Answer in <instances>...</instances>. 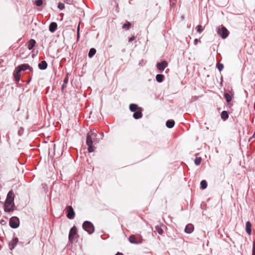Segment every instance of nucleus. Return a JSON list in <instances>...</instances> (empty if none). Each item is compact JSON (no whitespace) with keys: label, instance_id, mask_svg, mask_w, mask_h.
Here are the masks:
<instances>
[{"label":"nucleus","instance_id":"f257e3e1","mask_svg":"<svg viewBox=\"0 0 255 255\" xmlns=\"http://www.w3.org/2000/svg\"><path fill=\"white\" fill-rule=\"evenodd\" d=\"M97 134L94 131H90L88 132L86 137V144L88 145V150L89 152H93L95 150V147L93 143L96 142Z\"/></svg>","mask_w":255,"mask_h":255},{"label":"nucleus","instance_id":"f03ea898","mask_svg":"<svg viewBox=\"0 0 255 255\" xmlns=\"http://www.w3.org/2000/svg\"><path fill=\"white\" fill-rule=\"evenodd\" d=\"M14 195L12 191H10L7 194L6 199L4 203V211L5 212H11L13 210Z\"/></svg>","mask_w":255,"mask_h":255},{"label":"nucleus","instance_id":"7ed1b4c3","mask_svg":"<svg viewBox=\"0 0 255 255\" xmlns=\"http://www.w3.org/2000/svg\"><path fill=\"white\" fill-rule=\"evenodd\" d=\"M83 228L89 234L94 232V227L92 223L89 221H85L83 224Z\"/></svg>","mask_w":255,"mask_h":255},{"label":"nucleus","instance_id":"20e7f679","mask_svg":"<svg viewBox=\"0 0 255 255\" xmlns=\"http://www.w3.org/2000/svg\"><path fill=\"white\" fill-rule=\"evenodd\" d=\"M217 33L223 39L227 37L229 35V31L227 29L222 25L221 28L218 29Z\"/></svg>","mask_w":255,"mask_h":255},{"label":"nucleus","instance_id":"39448f33","mask_svg":"<svg viewBox=\"0 0 255 255\" xmlns=\"http://www.w3.org/2000/svg\"><path fill=\"white\" fill-rule=\"evenodd\" d=\"M128 240L131 244H138L141 243V242L140 241V237L136 236L135 235H131L129 237Z\"/></svg>","mask_w":255,"mask_h":255},{"label":"nucleus","instance_id":"423d86ee","mask_svg":"<svg viewBox=\"0 0 255 255\" xmlns=\"http://www.w3.org/2000/svg\"><path fill=\"white\" fill-rule=\"evenodd\" d=\"M77 235V229L75 226L73 227L69 233V239L71 242H73L74 239L76 235Z\"/></svg>","mask_w":255,"mask_h":255},{"label":"nucleus","instance_id":"0eeeda50","mask_svg":"<svg viewBox=\"0 0 255 255\" xmlns=\"http://www.w3.org/2000/svg\"><path fill=\"white\" fill-rule=\"evenodd\" d=\"M67 217L68 218L70 219H73L75 217V212L74 211L73 208L72 206H69L67 207Z\"/></svg>","mask_w":255,"mask_h":255},{"label":"nucleus","instance_id":"6e6552de","mask_svg":"<svg viewBox=\"0 0 255 255\" xmlns=\"http://www.w3.org/2000/svg\"><path fill=\"white\" fill-rule=\"evenodd\" d=\"M9 225L12 228H16L19 225V221L17 218H11L9 220Z\"/></svg>","mask_w":255,"mask_h":255},{"label":"nucleus","instance_id":"1a4fd4ad","mask_svg":"<svg viewBox=\"0 0 255 255\" xmlns=\"http://www.w3.org/2000/svg\"><path fill=\"white\" fill-rule=\"evenodd\" d=\"M167 62L165 61H163L160 63H157V68L159 71H162L167 66Z\"/></svg>","mask_w":255,"mask_h":255},{"label":"nucleus","instance_id":"9d476101","mask_svg":"<svg viewBox=\"0 0 255 255\" xmlns=\"http://www.w3.org/2000/svg\"><path fill=\"white\" fill-rule=\"evenodd\" d=\"M18 242V239L17 238H13L8 243L9 248L10 250H12L16 246Z\"/></svg>","mask_w":255,"mask_h":255},{"label":"nucleus","instance_id":"9b49d317","mask_svg":"<svg viewBox=\"0 0 255 255\" xmlns=\"http://www.w3.org/2000/svg\"><path fill=\"white\" fill-rule=\"evenodd\" d=\"M17 68L20 71H24L27 69L29 70L30 71H32V69L31 67H30V66L28 64H21L17 67Z\"/></svg>","mask_w":255,"mask_h":255},{"label":"nucleus","instance_id":"f8f14e48","mask_svg":"<svg viewBox=\"0 0 255 255\" xmlns=\"http://www.w3.org/2000/svg\"><path fill=\"white\" fill-rule=\"evenodd\" d=\"M142 109H139V110H138L136 112H135L133 115V117L135 119H139L141 118L142 116Z\"/></svg>","mask_w":255,"mask_h":255},{"label":"nucleus","instance_id":"ddd939ff","mask_svg":"<svg viewBox=\"0 0 255 255\" xmlns=\"http://www.w3.org/2000/svg\"><path fill=\"white\" fill-rule=\"evenodd\" d=\"M139 109H142L141 107H139L137 105L135 104H131L129 105V110L131 112H135L139 110Z\"/></svg>","mask_w":255,"mask_h":255},{"label":"nucleus","instance_id":"4468645a","mask_svg":"<svg viewBox=\"0 0 255 255\" xmlns=\"http://www.w3.org/2000/svg\"><path fill=\"white\" fill-rule=\"evenodd\" d=\"M20 71L16 67L13 73L14 77L16 81H19L20 80Z\"/></svg>","mask_w":255,"mask_h":255},{"label":"nucleus","instance_id":"2eb2a0df","mask_svg":"<svg viewBox=\"0 0 255 255\" xmlns=\"http://www.w3.org/2000/svg\"><path fill=\"white\" fill-rule=\"evenodd\" d=\"M194 230V227L193 225L190 224L186 225L185 228V232L187 234L191 233Z\"/></svg>","mask_w":255,"mask_h":255},{"label":"nucleus","instance_id":"dca6fc26","mask_svg":"<svg viewBox=\"0 0 255 255\" xmlns=\"http://www.w3.org/2000/svg\"><path fill=\"white\" fill-rule=\"evenodd\" d=\"M36 43V41L35 40L33 39H31L30 40L28 41L27 43V48L29 50L32 49L33 47L35 46V44Z\"/></svg>","mask_w":255,"mask_h":255},{"label":"nucleus","instance_id":"f3484780","mask_svg":"<svg viewBox=\"0 0 255 255\" xmlns=\"http://www.w3.org/2000/svg\"><path fill=\"white\" fill-rule=\"evenodd\" d=\"M57 27V23L56 22H52L50 23V24L49 25V29L50 31H51V32H53L56 30Z\"/></svg>","mask_w":255,"mask_h":255},{"label":"nucleus","instance_id":"a211bd4d","mask_svg":"<svg viewBox=\"0 0 255 255\" xmlns=\"http://www.w3.org/2000/svg\"><path fill=\"white\" fill-rule=\"evenodd\" d=\"M233 95L234 94L232 92H230V94L225 93L224 94L225 98L228 103H229L232 101Z\"/></svg>","mask_w":255,"mask_h":255},{"label":"nucleus","instance_id":"6ab92c4d","mask_svg":"<svg viewBox=\"0 0 255 255\" xmlns=\"http://www.w3.org/2000/svg\"><path fill=\"white\" fill-rule=\"evenodd\" d=\"M252 225L250 222L248 221L246 224V230L248 235H250L252 232Z\"/></svg>","mask_w":255,"mask_h":255},{"label":"nucleus","instance_id":"aec40b11","mask_svg":"<svg viewBox=\"0 0 255 255\" xmlns=\"http://www.w3.org/2000/svg\"><path fill=\"white\" fill-rule=\"evenodd\" d=\"M38 67L41 70H45L47 67V64L45 61H42L38 64Z\"/></svg>","mask_w":255,"mask_h":255},{"label":"nucleus","instance_id":"412c9836","mask_svg":"<svg viewBox=\"0 0 255 255\" xmlns=\"http://www.w3.org/2000/svg\"><path fill=\"white\" fill-rule=\"evenodd\" d=\"M161 224H159V225H156L155 227L156 231L160 235H162L163 233V230L161 228Z\"/></svg>","mask_w":255,"mask_h":255},{"label":"nucleus","instance_id":"4be33fe9","mask_svg":"<svg viewBox=\"0 0 255 255\" xmlns=\"http://www.w3.org/2000/svg\"><path fill=\"white\" fill-rule=\"evenodd\" d=\"M175 122L173 120H168L166 123V126L168 128H172L174 127Z\"/></svg>","mask_w":255,"mask_h":255},{"label":"nucleus","instance_id":"5701e85b","mask_svg":"<svg viewBox=\"0 0 255 255\" xmlns=\"http://www.w3.org/2000/svg\"><path fill=\"white\" fill-rule=\"evenodd\" d=\"M221 116L223 120H226L228 118L229 115L227 111H224L222 112Z\"/></svg>","mask_w":255,"mask_h":255},{"label":"nucleus","instance_id":"b1692460","mask_svg":"<svg viewBox=\"0 0 255 255\" xmlns=\"http://www.w3.org/2000/svg\"><path fill=\"white\" fill-rule=\"evenodd\" d=\"M164 76L162 74H157L156 76V80L158 82H161L164 79Z\"/></svg>","mask_w":255,"mask_h":255},{"label":"nucleus","instance_id":"393cba45","mask_svg":"<svg viewBox=\"0 0 255 255\" xmlns=\"http://www.w3.org/2000/svg\"><path fill=\"white\" fill-rule=\"evenodd\" d=\"M96 50L95 48H91L88 53V56L90 58L93 57L96 53Z\"/></svg>","mask_w":255,"mask_h":255},{"label":"nucleus","instance_id":"a878e982","mask_svg":"<svg viewBox=\"0 0 255 255\" xmlns=\"http://www.w3.org/2000/svg\"><path fill=\"white\" fill-rule=\"evenodd\" d=\"M200 185H201V188L202 189H205L207 187V183L206 181L204 180L201 181V182L200 183Z\"/></svg>","mask_w":255,"mask_h":255},{"label":"nucleus","instance_id":"bb28decb","mask_svg":"<svg viewBox=\"0 0 255 255\" xmlns=\"http://www.w3.org/2000/svg\"><path fill=\"white\" fill-rule=\"evenodd\" d=\"M131 26V24L129 22L127 21L126 23L124 24L123 26V28L125 30H128Z\"/></svg>","mask_w":255,"mask_h":255},{"label":"nucleus","instance_id":"cd10ccee","mask_svg":"<svg viewBox=\"0 0 255 255\" xmlns=\"http://www.w3.org/2000/svg\"><path fill=\"white\" fill-rule=\"evenodd\" d=\"M201 158L200 157H196L194 160L195 164L197 165H199L200 164L201 162Z\"/></svg>","mask_w":255,"mask_h":255},{"label":"nucleus","instance_id":"c85d7f7f","mask_svg":"<svg viewBox=\"0 0 255 255\" xmlns=\"http://www.w3.org/2000/svg\"><path fill=\"white\" fill-rule=\"evenodd\" d=\"M197 30L198 32L201 33L203 31V28H202V26L201 25H198L196 27Z\"/></svg>","mask_w":255,"mask_h":255},{"label":"nucleus","instance_id":"c756f323","mask_svg":"<svg viewBox=\"0 0 255 255\" xmlns=\"http://www.w3.org/2000/svg\"><path fill=\"white\" fill-rule=\"evenodd\" d=\"M217 67L218 69V70L221 71L222 70V69H223L224 68V65L223 64H220V63H218L217 65Z\"/></svg>","mask_w":255,"mask_h":255},{"label":"nucleus","instance_id":"7c9ffc66","mask_svg":"<svg viewBox=\"0 0 255 255\" xmlns=\"http://www.w3.org/2000/svg\"><path fill=\"white\" fill-rule=\"evenodd\" d=\"M43 3V1H34V4L36 6H41Z\"/></svg>","mask_w":255,"mask_h":255},{"label":"nucleus","instance_id":"2f4dec72","mask_svg":"<svg viewBox=\"0 0 255 255\" xmlns=\"http://www.w3.org/2000/svg\"><path fill=\"white\" fill-rule=\"evenodd\" d=\"M58 7L61 10L63 9L64 8V4L62 2H59Z\"/></svg>","mask_w":255,"mask_h":255},{"label":"nucleus","instance_id":"473e14b6","mask_svg":"<svg viewBox=\"0 0 255 255\" xmlns=\"http://www.w3.org/2000/svg\"><path fill=\"white\" fill-rule=\"evenodd\" d=\"M253 255H255V240H254L253 242Z\"/></svg>","mask_w":255,"mask_h":255},{"label":"nucleus","instance_id":"72a5a7b5","mask_svg":"<svg viewBox=\"0 0 255 255\" xmlns=\"http://www.w3.org/2000/svg\"><path fill=\"white\" fill-rule=\"evenodd\" d=\"M135 39V37L134 36H131L129 39V42H131Z\"/></svg>","mask_w":255,"mask_h":255},{"label":"nucleus","instance_id":"f704fd0d","mask_svg":"<svg viewBox=\"0 0 255 255\" xmlns=\"http://www.w3.org/2000/svg\"><path fill=\"white\" fill-rule=\"evenodd\" d=\"M194 44H195V45H197V43H198V39H195L194 40Z\"/></svg>","mask_w":255,"mask_h":255},{"label":"nucleus","instance_id":"c9c22d12","mask_svg":"<svg viewBox=\"0 0 255 255\" xmlns=\"http://www.w3.org/2000/svg\"><path fill=\"white\" fill-rule=\"evenodd\" d=\"M116 255H123L122 253H118Z\"/></svg>","mask_w":255,"mask_h":255},{"label":"nucleus","instance_id":"e433bc0d","mask_svg":"<svg viewBox=\"0 0 255 255\" xmlns=\"http://www.w3.org/2000/svg\"><path fill=\"white\" fill-rule=\"evenodd\" d=\"M3 61V60H0V64L1 62H2Z\"/></svg>","mask_w":255,"mask_h":255},{"label":"nucleus","instance_id":"4c0bfd02","mask_svg":"<svg viewBox=\"0 0 255 255\" xmlns=\"http://www.w3.org/2000/svg\"><path fill=\"white\" fill-rule=\"evenodd\" d=\"M67 80L66 79H65L64 80V82H67Z\"/></svg>","mask_w":255,"mask_h":255},{"label":"nucleus","instance_id":"58836bf2","mask_svg":"<svg viewBox=\"0 0 255 255\" xmlns=\"http://www.w3.org/2000/svg\"><path fill=\"white\" fill-rule=\"evenodd\" d=\"M254 108H255V104H254Z\"/></svg>","mask_w":255,"mask_h":255},{"label":"nucleus","instance_id":"ea45409f","mask_svg":"<svg viewBox=\"0 0 255 255\" xmlns=\"http://www.w3.org/2000/svg\"><path fill=\"white\" fill-rule=\"evenodd\" d=\"M79 26L78 27V30H79Z\"/></svg>","mask_w":255,"mask_h":255},{"label":"nucleus","instance_id":"a19ab883","mask_svg":"<svg viewBox=\"0 0 255 255\" xmlns=\"http://www.w3.org/2000/svg\"><path fill=\"white\" fill-rule=\"evenodd\" d=\"M1 249V246L0 245V249Z\"/></svg>","mask_w":255,"mask_h":255}]
</instances>
